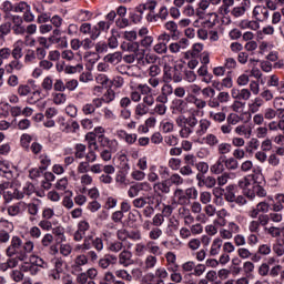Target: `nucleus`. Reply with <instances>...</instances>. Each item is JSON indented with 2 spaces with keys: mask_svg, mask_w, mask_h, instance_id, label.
<instances>
[{
  "mask_svg": "<svg viewBox=\"0 0 284 284\" xmlns=\"http://www.w3.org/2000/svg\"><path fill=\"white\" fill-rule=\"evenodd\" d=\"M34 252V242L27 241L23 243L21 237L13 236L10 241V245L6 248V256L12 258V256H18L20 262L28 261V254Z\"/></svg>",
  "mask_w": 284,
  "mask_h": 284,
  "instance_id": "nucleus-1",
  "label": "nucleus"
},
{
  "mask_svg": "<svg viewBox=\"0 0 284 284\" xmlns=\"http://www.w3.org/2000/svg\"><path fill=\"white\" fill-rule=\"evenodd\" d=\"M100 143L103 148H108V149H103L100 152V159H102V161H105V162L112 161V154L119 151V141L110 140L105 136H100Z\"/></svg>",
  "mask_w": 284,
  "mask_h": 284,
  "instance_id": "nucleus-2",
  "label": "nucleus"
},
{
  "mask_svg": "<svg viewBox=\"0 0 284 284\" xmlns=\"http://www.w3.org/2000/svg\"><path fill=\"white\" fill-rule=\"evenodd\" d=\"M181 68H183V64H178L174 67L164 65L163 69V81L164 83H181L183 81V73L181 72Z\"/></svg>",
  "mask_w": 284,
  "mask_h": 284,
  "instance_id": "nucleus-3",
  "label": "nucleus"
},
{
  "mask_svg": "<svg viewBox=\"0 0 284 284\" xmlns=\"http://www.w3.org/2000/svg\"><path fill=\"white\" fill-rule=\"evenodd\" d=\"M48 54V51L43 47H38L36 50L27 49L24 51L23 63L26 65H32V63H37V59L42 61Z\"/></svg>",
  "mask_w": 284,
  "mask_h": 284,
  "instance_id": "nucleus-4",
  "label": "nucleus"
},
{
  "mask_svg": "<svg viewBox=\"0 0 284 284\" xmlns=\"http://www.w3.org/2000/svg\"><path fill=\"white\" fill-rule=\"evenodd\" d=\"M141 192H152V185L149 182H138L128 190L129 199H136Z\"/></svg>",
  "mask_w": 284,
  "mask_h": 284,
  "instance_id": "nucleus-5",
  "label": "nucleus"
},
{
  "mask_svg": "<svg viewBox=\"0 0 284 284\" xmlns=\"http://www.w3.org/2000/svg\"><path fill=\"white\" fill-rule=\"evenodd\" d=\"M49 43L51 45H57L58 48H67L68 47V37L61 36V30L54 29L52 34L48 38Z\"/></svg>",
  "mask_w": 284,
  "mask_h": 284,
  "instance_id": "nucleus-6",
  "label": "nucleus"
},
{
  "mask_svg": "<svg viewBox=\"0 0 284 284\" xmlns=\"http://www.w3.org/2000/svg\"><path fill=\"white\" fill-rule=\"evenodd\" d=\"M138 57V65H155L156 61H159V55L152 52L145 54L144 51H140Z\"/></svg>",
  "mask_w": 284,
  "mask_h": 284,
  "instance_id": "nucleus-7",
  "label": "nucleus"
},
{
  "mask_svg": "<svg viewBox=\"0 0 284 284\" xmlns=\"http://www.w3.org/2000/svg\"><path fill=\"white\" fill-rule=\"evenodd\" d=\"M175 123L178 128H180L179 135L181 139H190L192 135V130L187 128V118H185V115H180L175 119Z\"/></svg>",
  "mask_w": 284,
  "mask_h": 284,
  "instance_id": "nucleus-8",
  "label": "nucleus"
},
{
  "mask_svg": "<svg viewBox=\"0 0 284 284\" xmlns=\"http://www.w3.org/2000/svg\"><path fill=\"white\" fill-rule=\"evenodd\" d=\"M250 8H252V0H243L240 6L231 10V14L234 19H241V17H245V12H247Z\"/></svg>",
  "mask_w": 284,
  "mask_h": 284,
  "instance_id": "nucleus-9",
  "label": "nucleus"
},
{
  "mask_svg": "<svg viewBox=\"0 0 284 284\" xmlns=\"http://www.w3.org/2000/svg\"><path fill=\"white\" fill-rule=\"evenodd\" d=\"M90 232V222L82 220L78 223V230L73 234V240L77 242L83 241L85 233Z\"/></svg>",
  "mask_w": 284,
  "mask_h": 284,
  "instance_id": "nucleus-10",
  "label": "nucleus"
},
{
  "mask_svg": "<svg viewBox=\"0 0 284 284\" xmlns=\"http://www.w3.org/2000/svg\"><path fill=\"white\" fill-rule=\"evenodd\" d=\"M253 173L254 174L246 175L239 181V187H241L243 192L244 190L250 189V185H252V181H256L258 179V175L261 174V170L253 169Z\"/></svg>",
  "mask_w": 284,
  "mask_h": 284,
  "instance_id": "nucleus-11",
  "label": "nucleus"
},
{
  "mask_svg": "<svg viewBox=\"0 0 284 284\" xmlns=\"http://www.w3.org/2000/svg\"><path fill=\"white\" fill-rule=\"evenodd\" d=\"M253 17L257 23L258 21H267V19H270V10H267L265 6H255L253 9Z\"/></svg>",
  "mask_w": 284,
  "mask_h": 284,
  "instance_id": "nucleus-12",
  "label": "nucleus"
},
{
  "mask_svg": "<svg viewBox=\"0 0 284 284\" xmlns=\"http://www.w3.org/2000/svg\"><path fill=\"white\" fill-rule=\"evenodd\" d=\"M2 194L6 203H10L11 201H14V199H17V201H21V199H23V193L18 191L14 186H11L7 191L2 192Z\"/></svg>",
  "mask_w": 284,
  "mask_h": 284,
  "instance_id": "nucleus-13",
  "label": "nucleus"
},
{
  "mask_svg": "<svg viewBox=\"0 0 284 284\" xmlns=\"http://www.w3.org/2000/svg\"><path fill=\"white\" fill-rule=\"evenodd\" d=\"M116 255L106 254L98 261V266L101 267V270H108L110 265H116Z\"/></svg>",
  "mask_w": 284,
  "mask_h": 284,
  "instance_id": "nucleus-14",
  "label": "nucleus"
},
{
  "mask_svg": "<svg viewBox=\"0 0 284 284\" xmlns=\"http://www.w3.org/2000/svg\"><path fill=\"white\" fill-rule=\"evenodd\" d=\"M116 258L122 267H130L132 265V252L128 251V248L121 251Z\"/></svg>",
  "mask_w": 284,
  "mask_h": 284,
  "instance_id": "nucleus-15",
  "label": "nucleus"
},
{
  "mask_svg": "<svg viewBox=\"0 0 284 284\" xmlns=\"http://www.w3.org/2000/svg\"><path fill=\"white\" fill-rule=\"evenodd\" d=\"M24 62L21 61V59H13L10 63L6 65V70L8 74H12L14 71L16 72H21L26 68Z\"/></svg>",
  "mask_w": 284,
  "mask_h": 284,
  "instance_id": "nucleus-16",
  "label": "nucleus"
},
{
  "mask_svg": "<svg viewBox=\"0 0 284 284\" xmlns=\"http://www.w3.org/2000/svg\"><path fill=\"white\" fill-rule=\"evenodd\" d=\"M88 263H89L88 256L85 254H80L75 256L72 264V270H74V272H83V266L88 265Z\"/></svg>",
  "mask_w": 284,
  "mask_h": 284,
  "instance_id": "nucleus-17",
  "label": "nucleus"
},
{
  "mask_svg": "<svg viewBox=\"0 0 284 284\" xmlns=\"http://www.w3.org/2000/svg\"><path fill=\"white\" fill-rule=\"evenodd\" d=\"M210 125H212V122L207 119H201L197 122V128L195 130V134L197 136H204V134H207V130H210Z\"/></svg>",
  "mask_w": 284,
  "mask_h": 284,
  "instance_id": "nucleus-18",
  "label": "nucleus"
},
{
  "mask_svg": "<svg viewBox=\"0 0 284 284\" xmlns=\"http://www.w3.org/2000/svg\"><path fill=\"white\" fill-rule=\"evenodd\" d=\"M169 16L170 11L168 10V7L163 6L159 9V12L155 16H149V21H151V23H156L159 19H161V21H165Z\"/></svg>",
  "mask_w": 284,
  "mask_h": 284,
  "instance_id": "nucleus-19",
  "label": "nucleus"
},
{
  "mask_svg": "<svg viewBox=\"0 0 284 284\" xmlns=\"http://www.w3.org/2000/svg\"><path fill=\"white\" fill-rule=\"evenodd\" d=\"M196 179L199 181V187H203V185H205V187L212 189L214 187V185H216V179H214L213 176L203 178V175L197 174Z\"/></svg>",
  "mask_w": 284,
  "mask_h": 284,
  "instance_id": "nucleus-20",
  "label": "nucleus"
},
{
  "mask_svg": "<svg viewBox=\"0 0 284 284\" xmlns=\"http://www.w3.org/2000/svg\"><path fill=\"white\" fill-rule=\"evenodd\" d=\"M237 136H244V139H251L252 136V126L247 124H240L234 129Z\"/></svg>",
  "mask_w": 284,
  "mask_h": 284,
  "instance_id": "nucleus-21",
  "label": "nucleus"
},
{
  "mask_svg": "<svg viewBox=\"0 0 284 284\" xmlns=\"http://www.w3.org/2000/svg\"><path fill=\"white\" fill-rule=\"evenodd\" d=\"M221 247H223V240L221 237H215L212 241L209 254L210 256H219L221 254Z\"/></svg>",
  "mask_w": 284,
  "mask_h": 284,
  "instance_id": "nucleus-22",
  "label": "nucleus"
},
{
  "mask_svg": "<svg viewBox=\"0 0 284 284\" xmlns=\"http://www.w3.org/2000/svg\"><path fill=\"white\" fill-rule=\"evenodd\" d=\"M146 252H149V255L151 256H162L163 250H161V246L156 244L154 241H148L146 242Z\"/></svg>",
  "mask_w": 284,
  "mask_h": 284,
  "instance_id": "nucleus-23",
  "label": "nucleus"
},
{
  "mask_svg": "<svg viewBox=\"0 0 284 284\" xmlns=\"http://www.w3.org/2000/svg\"><path fill=\"white\" fill-rule=\"evenodd\" d=\"M12 59H23V40H18L13 43V49L11 50Z\"/></svg>",
  "mask_w": 284,
  "mask_h": 284,
  "instance_id": "nucleus-24",
  "label": "nucleus"
},
{
  "mask_svg": "<svg viewBox=\"0 0 284 284\" xmlns=\"http://www.w3.org/2000/svg\"><path fill=\"white\" fill-rule=\"evenodd\" d=\"M120 48L123 52L141 53L139 42L124 41L121 43Z\"/></svg>",
  "mask_w": 284,
  "mask_h": 284,
  "instance_id": "nucleus-25",
  "label": "nucleus"
},
{
  "mask_svg": "<svg viewBox=\"0 0 284 284\" xmlns=\"http://www.w3.org/2000/svg\"><path fill=\"white\" fill-rule=\"evenodd\" d=\"M225 171V156L221 155L217 161L211 166L213 174H223Z\"/></svg>",
  "mask_w": 284,
  "mask_h": 284,
  "instance_id": "nucleus-26",
  "label": "nucleus"
},
{
  "mask_svg": "<svg viewBox=\"0 0 284 284\" xmlns=\"http://www.w3.org/2000/svg\"><path fill=\"white\" fill-rule=\"evenodd\" d=\"M239 27L242 30H258V28H261V24L257 22V20H242Z\"/></svg>",
  "mask_w": 284,
  "mask_h": 284,
  "instance_id": "nucleus-27",
  "label": "nucleus"
},
{
  "mask_svg": "<svg viewBox=\"0 0 284 284\" xmlns=\"http://www.w3.org/2000/svg\"><path fill=\"white\" fill-rule=\"evenodd\" d=\"M262 106H263V99L261 98H255L247 104L248 112L251 114H256V112H258V110H261Z\"/></svg>",
  "mask_w": 284,
  "mask_h": 284,
  "instance_id": "nucleus-28",
  "label": "nucleus"
},
{
  "mask_svg": "<svg viewBox=\"0 0 284 284\" xmlns=\"http://www.w3.org/2000/svg\"><path fill=\"white\" fill-rule=\"evenodd\" d=\"M123 59V55L121 52H114L109 53L103 58V61H106V63H111V65H116V63H121V60Z\"/></svg>",
  "mask_w": 284,
  "mask_h": 284,
  "instance_id": "nucleus-29",
  "label": "nucleus"
},
{
  "mask_svg": "<svg viewBox=\"0 0 284 284\" xmlns=\"http://www.w3.org/2000/svg\"><path fill=\"white\" fill-rule=\"evenodd\" d=\"M119 31L115 29L111 30V37L108 38V47L111 48V50H114L115 48H119Z\"/></svg>",
  "mask_w": 284,
  "mask_h": 284,
  "instance_id": "nucleus-30",
  "label": "nucleus"
},
{
  "mask_svg": "<svg viewBox=\"0 0 284 284\" xmlns=\"http://www.w3.org/2000/svg\"><path fill=\"white\" fill-rule=\"evenodd\" d=\"M202 143L209 145V148H216V145H219V136H216L214 133H209L202 138Z\"/></svg>",
  "mask_w": 284,
  "mask_h": 284,
  "instance_id": "nucleus-31",
  "label": "nucleus"
},
{
  "mask_svg": "<svg viewBox=\"0 0 284 284\" xmlns=\"http://www.w3.org/2000/svg\"><path fill=\"white\" fill-rule=\"evenodd\" d=\"M150 112V108L145 105V103H138L134 108L135 119H141V116H145Z\"/></svg>",
  "mask_w": 284,
  "mask_h": 284,
  "instance_id": "nucleus-32",
  "label": "nucleus"
},
{
  "mask_svg": "<svg viewBox=\"0 0 284 284\" xmlns=\"http://www.w3.org/2000/svg\"><path fill=\"white\" fill-rule=\"evenodd\" d=\"M29 264L41 267L42 270H48V262L43 261V258L39 257L38 255H30Z\"/></svg>",
  "mask_w": 284,
  "mask_h": 284,
  "instance_id": "nucleus-33",
  "label": "nucleus"
},
{
  "mask_svg": "<svg viewBox=\"0 0 284 284\" xmlns=\"http://www.w3.org/2000/svg\"><path fill=\"white\" fill-rule=\"evenodd\" d=\"M156 263H159L156 255H146L143 270H154V267H156Z\"/></svg>",
  "mask_w": 284,
  "mask_h": 284,
  "instance_id": "nucleus-34",
  "label": "nucleus"
},
{
  "mask_svg": "<svg viewBox=\"0 0 284 284\" xmlns=\"http://www.w3.org/2000/svg\"><path fill=\"white\" fill-rule=\"evenodd\" d=\"M52 101L54 105H63L68 101V95L63 92H53Z\"/></svg>",
  "mask_w": 284,
  "mask_h": 284,
  "instance_id": "nucleus-35",
  "label": "nucleus"
},
{
  "mask_svg": "<svg viewBox=\"0 0 284 284\" xmlns=\"http://www.w3.org/2000/svg\"><path fill=\"white\" fill-rule=\"evenodd\" d=\"M23 202H18L8 206L7 212L9 216H19V214H21V209L23 207Z\"/></svg>",
  "mask_w": 284,
  "mask_h": 284,
  "instance_id": "nucleus-36",
  "label": "nucleus"
},
{
  "mask_svg": "<svg viewBox=\"0 0 284 284\" xmlns=\"http://www.w3.org/2000/svg\"><path fill=\"white\" fill-rule=\"evenodd\" d=\"M173 195L176 197L179 205H187V196L183 189H176Z\"/></svg>",
  "mask_w": 284,
  "mask_h": 284,
  "instance_id": "nucleus-37",
  "label": "nucleus"
},
{
  "mask_svg": "<svg viewBox=\"0 0 284 284\" xmlns=\"http://www.w3.org/2000/svg\"><path fill=\"white\" fill-rule=\"evenodd\" d=\"M116 278H121L122 281H126V283H132L133 277L130 272H128L125 268H120L115 271Z\"/></svg>",
  "mask_w": 284,
  "mask_h": 284,
  "instance_id": "nucleus-38",
  "label": "nucleus"
},
{
  "mask_svg": "<svg viewBox=\"0 0 284 284\" xmlns=\"http://www.w3.org/2000/svg\"><path fill=\"white\" fill-rule=\"evenodd\" d=\"M154 191L161 192L162 194H170V184L168 181H162L153 185Z\"/></svg>",
  "mask_w": 284,
  "mask_h": 284,
  "instance_id": "nucleus-39",
  "label": "nucleus"
},
{
  "mask_svg": "<svg viewBox=\"0 0 284 284\" xmlns=\"http://www.w3.org/2000/svg\"><path fill=\"white\" fill-rule=\"evenodd\" d=\"M231 6H234V0H223V4L219 8V13L222 17L230 14Z\"/></svg>",
  "mask_w": 284,
  "mask_h": 284,
  "instance_id": "nucleus-40",
  "label": "nucleus"
},
{
  "mask_svg": "<svg viewBox=\"0 0 284 284\" xmlns=\"http://www.w3.org/2000/svg\"><path fill=\"white\" fill-rule=\"evenodd\" d=\"M224 165L226 170L230 171L239 170V160H235L234 158L224 156Z\"/></svg>",
  "mask_w": 284,
  "mask_h": 284,
  "instance_id": "nucleus-41",
  "label": "nucleus"
},
{
  "mask_svg": "<svg viewBox=\"0 0 284 284\" xmlns=\"http://www.w3.org/2000/svg\"><path fill=\"white\" fill-rule=\"evenodd\" d=\"M124 247H125V245H123V242L114 241V242L109 243L108 250H109V252L119 254V252H121Z\"/></svg>",
  "mask_w": 284,
  "mask_h": 284,
  "instance_id": "nucleus-42",
  "label": "nucleus"
},
{
  "mask_svg": "<svg viewBox=\"0 0 284 284\" xmlns=\"http://www.w3.org/2000/svg\"><path fill=\"white\" fill-rule=\"evenodd\" d=\"M41 88L42 90H44V92L52 91V88H54V80L52 79V77L50 75L45 77L42 80Z\"/></svg>",
  "mask_w": 284,
  "mask_h": 284,
  "instance_id": "nucleus-43",
  "label": "nucleus"
},
{
  "mask_svg": "<svg viewBox=\"0 0 284 284\" xmlns=\"http://www.w3.org/2000/svg\"><path fill=\"white\" fill-rule=\"evenodd\" d=\"M283 203H284V194H277L275 197V202L273 204V212H281L283 211Z\"/></svg>",
  "mask_w": 284,
  "mask_h": 284,
  "instance_id": "nucleus-44",
  "label": "nucleus"
},
{
  "mask_svg": "<svg viewBox=\"0 0 284 284\" xmlns=\"http://www.w3.org/2000/svg\"><path fill=\"white\" fill-rule=\"evenodd\" d=\"M85 141H88L89 150H99V144H97V134L88 133L85 135Z\"/></svg>",
  "mask_w": 284,
  "mask_h": 284,
  "instance_id": "nucleus-45",
  "label": "nucleus"
},
{
  "mask_svg": "<svg viewBox=\"0 0 284 284\" xmlns=\"http://www.w3.org/2000/svg\"><path fill=\"white\" fill-rule=\"evenodd\" d=\"M83 72V65L81 63H78L77 65H67L64 68L65 74H77Z\"/></svg>",
  "mask_w": 284,
  "mask_h": 284,
  "instance_id": "nucleus-46",
  "label": "nucleus"
},
{
  "mask_svg": "<svg viewBox=\"0 0 284 284\" xmlns=\"http://www.w3.org/2000/svg\"><path fill=\"white\" fill-rule=\"evenodd\" d=\"M145 252H148V243L145 244L143 242H140L135 244V247H134L135 256H144Z\"/></svg>",
  "mask_w": 284,
  "mask_h": 284,
  "instance_id": "nucleus-47",
  "label": "nucleus"
},
{
  "mask_svg": "<svg viewBox=\"0 0 284 284\" xmlns=\"http://www.w3.org/2000/svg\"><path fill=\"white\" fill-rule=\"evenodd\" d=\"M210 119H212L213 121H215V123H223V121H225V119H227V115L225 114V112H214L211 111L210 112Z\"/></svg>",
  "mask_w": 284,
  "mask_h": 284,
  "instance_id": "nucleus-48",
  "label": "nucleus"
},
{
  "mask_svg": "<svg viewBox=\"0 0 284 284\" xmlns=\"http://www.w3.org/2000/svg\"><path fill=\"white\" fill-rule=\"evenodd\" d=\"M163 236V230H161L159 226L153 227L150 232H149V239L151 241H159V239Z\"/></svg>",
  "mask_w": 284,
  "mask_h": 284,
  "instance_id": "nucleus-49",
  "label": "nucleus"
},
{
  "mask_svg": "<svg viewBox=\"0 0 284 284\" xmlns=\"http://www.w3.org/2000/svg\"><path fill=\"white\" fill-rule=\"evenodd\" d=\"M133 207H136V210H143L148 205V199L140 196L132 201Z\"/></svg>",
  "mask_w": 284,
  "mask_h": 284,
  "instance_id": "nucleus-50",
  "label": "nucleus"
},
{
  "mask_svg": "<svg viewBox=\"0 0 284 284\" xmlns=\"http://www.w3.org/2000/svg\"><path fill=\"white\" fill-rule=\"evenodd\" d=\"M111 85H113V88H115L116 90H121V88H123V85H125V79H123V77L121 75H115L111 81H110Z\"/></svg>",
  "mask_w": 284,
  "mask_h": 284,
  "instance_id": "nucleus-51",
  "label": "nucleus"
},
{
  "mask_svg": "<svg viewBox=\"0 0 284 284\" xmlns=\"http://www.w3.org/2000/svg\"><path fill=\"white\" fill-rule=\"evenodd\" d=\"M184 192L186 194V201H196L199 199V190L194 186L186 189Z\"/></svg>",
  "mask_w": 284,
  "mask_h": 284,
  "instance_id": "nucleus-52",
  "label": "nucleus"
},
{
  "mask_svg": "<svg viewBox=\"0 0 284 284\" xmlns=\"http://www.w3.org/2000/svg\"><path fill=\"white\" fill-rule=\"evenodd\" d=\"M219 154H230L232 152V144L227 142H222L217 144Z\"/></svg>",
  "mask_w": 284,
  "mask_h": 284,
  "instance_id": "nucleus-53",
  "label": "nucleus"
},
{
  "mask_svg": "<svg viewBox=\"0 0 284 284\" xmlns=\"http://www.w3.org/2000/svg\"><path fill=\"white\" fill-rule=\"evenodd\" d=\"M75 153H74V156L75 159H85V150H87V146L85 144H77L75 148Z\"/></svg>",
  "mask_w": 284,
  "mask_h": 284,
  "instance_id": "nucleus-54",
  "label": "nucleus"
},
{
  "mask_svg": "<svg viewBox=\"0 0 284 284\" xmlns=\"http://www.w3.org/2000/svg\"><path fill=\"white\" fill-rule=\"evenodd\" d=\"M153 52L156 54H168V43L159 42L153 47Z\"/></svg>",
  "mask_w": 284,
  "mask_h": 284,
  "instance_id": "nucleus-55",
  "label": "nucleus"
},
{
  "mask_svg": "<svg viewBox=\"0 0 284 284\" xmlns=\"http://www.w3.org/2000/svg\"><path fill=\"white\" fill-rule=\"evenodd\" d=\"M102 99L104 103H112V101L116 99V92H114L112 89H108L105 93L102 95Z\"/></svg>",
  "mask_w": 284,
  "mask_h": 284,
  "instance_id": "nucleus-56",
  "label": "nucleus"
},
{
  "mask_svg": "<svg viewBox=\"0 0 284 284\" xmlns=\"http://www.w3.org/2000/svg\"><path fill=\"white\" fill-rule=\"evenodd\" d=\"M19 97H28L32 92V88L28 84H20L17 90Z\"/></svg>",
  "mask_w": 284,
  "mask_h": 284,
  "instance_id": "nucleus-57",
  "label": "nucleus"
},
{
  "mask_svg": "<svg viewBox=\"0 0 284 284\" xmlns=\"http://www.w3.org/2000/svg\"><path fill=\"white\" fill-rule=\"evenodd\" d=\"M58 192H68V178H62L55 183Z\"/></svg>",
  "mask_w": 284,
  "mask_h": 284,
  "instance_id": "nucleus-58",
  "label": "nucleus"
},
{
  "mask_svg": "<svg viewBox=\"0 0 284 284\" xmlns=\"http://www.w3.org/2000/svg\"><path fill=\"white\" fill-rule=\"evenodd\" d=\"M273 252H275V254L277 256H283L284 254V240H277L276 244L273 246Z\"/></svg>",
  "mask_w": 284,
  "mask_h": 284,
  "instance_id": "nucleus-59",
  "label": "nucleus"
},
{
  "mask_svg": "<svg viewBox=\"0 0 284 284\" xmlns=\"http://www.w3.org/2000/svg\"><path fill=\"white\" fill-rule=\"evenodd\" d=\"M146 72L149 77H161V67L159 64H151Z\"/></svg>",
  "mask_w": 284,
  "mask_h": 284,
  "instance_id": "nucleus-60",
  "label": "nucleus"
},
{
  "mask_svg": "<svg viewBox=\"0 0 284 284\" xmlns=\"http://www.w3.org/2000/svg\"><path fill=\"white\" fill-rule=\"evenodd\" d=\"M30 4L26 1H20L14 6L13 12H23L26 13L28 10H30Z\"/></svg>",
  "mask_w": 284,
  "mask_h": 284,
  "instance_id": "nucleus-61",
  "label": "nucleus"
},
{
  "mask_svg": "<svg viewBox=\"0 0 284 284\" xmlns=\"http://www.w3.org/2000/svg\"><path fill=\"white\" fill-rule=\"evenodd\" d=\"M226 123H230V125H239V123H241V115L236 113H230L226 116Z\"/></svg>",
  "mask_w": 284,
  "mask_h": 284,
  "instance_id": "nucleus-62",
  "label": "nucleus"
},
{
  "mask_svg": "<svg viewBox=\"0 0 284 284\" xmlns=\"http://www.w3.org/2000/svg\"><path fill=\"white\" fill-rule=\"evenodd\" d=\"M169 182L172 185H183V183H185V180H183V178L179 175V173H174L170 176Z\"/></svg>",
  "mask_w": 284,
  "mask_h": 284,
  "instance_id": "nucleus-63",
  "label": "nucleus"
},
{
  "mask_svg": "<svg viewBox=\"0 0 284 284\" xmlns=\"http://www.w3.org/2000/svg\"><path fill=\"white\" fill-rule=\"evenodd\" d=\"M236 59L234 58H225L224 60V69L225 70H236Z\"/></svg>",
  "mask_w": 284,
  "mask_h": 284,
  "instance_id": "nucleus-64",
  "label": "nucleus"
}]
</instances>
